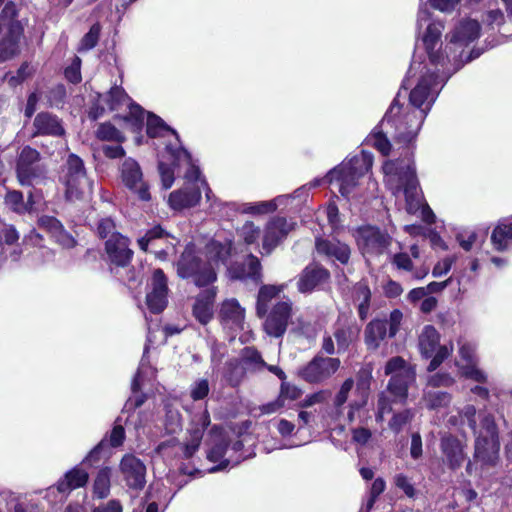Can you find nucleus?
I'll return each instance as SVG.
<instances>
[{"label": "nucleus", "mask_w": 512, "mask_h": 512, "mask_svg": "<svg viewBox=\"0 0 512 512\" xmlns=\"http://www.w3.org/2000/svg\"><path fill=\"white\" fill-rule=\"evenodd\" d=\"M480 34H451L448 43L442 50L440 34H423L421 37L429 59L436 71L425 73L409 95L410 107L416 110H428L435 100L434 92L442 85L463 63L477 58L481 50L466 51Z\"/></svg>", "instance_id": "f257e3e1"}, {"label": "nucleus", "mask_w": 512, "mask_h": 512, "mask_svg": "<svg viewBox=\"0 0 512 512\" xmlns=\"http://www.w3.org/2000/svg\"><path fill=\"white\" fill-rule=\"evenodd\" d=\"M399 96L398 94L385 114L381 127L385 134L408 143L416 138L427 111L412 109L410 106L403 107L399 104Z\"/></svg>", "instance_id": "f03ea898"}, {"label": "nucleus", "mask_w": 512, "mask_h": 512, "mask_svg": "<svg viewBox=\"0 0 512 512\" xmlns=\"http://www.w3.org/2000/svg\"><path fill=\"white\" fill-rule=\"evenodd\" d=\"M61 182L65 186V198L68 201L81 200L92 194L93 182L87 177L83 160L76 154L68 155Z\"/></svg>", "instance_id": "7ed1b4c3"}, {"label": "nucleus", "mask_w": 512, "mask_h": 512, "mask_svg": "<svg viewBox=\"0 0 512 512\" xmlns=\"http://www.w3.org/2000/svg\"><path fill=\"white\" fill-rule=\"evenodd\" d=\"M177 274L183 279H192L197 287L209 286L217 279L215 268L206 263L193 245H187L178 260Z\"/></svg>", "instance_id": "20e7f679"}, {"label": "nucleus", "mask_w": 512, "mask_h": 512, "mask_svg": "<svg viewBox=\"0 0 512 512\" xmlns=\"http://www.w3.org/2000/svg\"><path fill=\"white\" fill-rule=\"evenodd\" d=\"M372 160L366 155L355 156L348 162H343L337 168L331 170L326 178L329 183L336 182L339 185V192L348 196L357 185L358 180L369 171Z\"/></svg>", "instance_id": "39448f33"}, {"label": "nucleus", "mask_w": 512, "mask_h": 512, "mask_svg": "<svg viewBox=\"0 0 512 512\" xmlns=\"http://www.w3.org/2000/svg\"><path fill=\"white\" fill-rule=\"evenodd\" d=\"M105 250L112 264L110 271L121 278L122 281H136L135 271L128 268L133 256L129 249L128 238L121 234H113L105 243Z\"/></svg>", "instance_id": "423d86ee"}, {"label": "nucleus", "mask_w": 512, "mask_h": 512, "mask_svg": "<svg viewBox=\"0 0 512 512\" xmlns=\"http://www.w3.org/2000/svg\"><path fill=\"white\" fill-rule=\"evenodd\" d=\"M385 375H390L387 389L395 398L404 402L408 396V389L416 380L414 367L400 356L389 359L384 369Z\"/></svg>", "instance_id": "0eeeda50"}, {"label": "nucleus", "mask_w": 512, "mask_h": 512, "mask_svg": "<svg viewBox=\"0 0 512 512\" xmlns=\"http://www.w3.org/2000/svg\"><path fill=\"white\" fill-rule=\"evenodd\" d=\"M16 177L20 185L33 186L46 179L47 167L41 163V154L36 149L25 146L16 160Z\"/></svg>", "instance_id": "6e6552de"}, {"label": "nucleus", "mask_w": 512, "mask_h": 512, "mask_svg": "<svg viewBox=\"0 0 512 512\" xmlns=\"http://www.w3.org/2000/svg\"><path fill=\"white\" fill-rule=\"evenodd\" d=\"M356 242L365 257L384 254L392 243V237L373 226L360 227L356 231Z\"/></svg>", "instance_id": "1a4fd4ad"}, {"label": "nucleus", "mask_w": 512, "mask_h": 512, "mask_svg": "<svg viewBox=\"0 0 512 512\" xmlns=\"http://www.w3.org/2000/svg\"><path fill=\"white\" fill-rule=\"evenodd\" d=\"M340 365L339 358L315 356L299 370L298 375L308 383L320 384L331 378Z\"/></svg>", "instance_id": "9d476101"}, {"label": "nucleus", "mask_w": 512, "mask_h": 512, "mask_svg": "<svg viewBox=\"0 0 512 512\" xmlns=\"http://www.w3.org/2000/svg\"><path fill=\"white\" fill-rule=\"evenodd\" d=\"M383 171L386 176L390 177L389 181L397 178L396 190L403 189L407 198L416 190L418 181L413 163L399 160L386 161L383 165Z\"/></svg>", "instance_id": "9b49d317"}, {"label": "nucleus", "mask_w": 512, "mask_h": 512, "mask_svg": "<svg viewBox=\"0 0 512 512\" xmlns=\"http://www.w3.org/2000/svg\"><path fill=\"white\" fill-rule=\"evenodd\" d=\"M120 177L123 184L142 201H149L151 195L149 185L143 179L139 163L133 158H126L120 166Z\"/></svg>", "instance_id": "f8f14e48"}, {"label": "nucleus", "mask_w": 512, "mask_h": 512, "mask_svg": "<svg viewBox=\"0 0 512 512\" xmlns=\"http://www.w3.org/2000/svg\"><path fill=\"white\" fill-rule=\"evenodd\" d=\"M499 440L486 439L483 433L475 439L473 459L481 464L480 477L484 478L488 469L495 467L499 462Z\"/></svg>", "instance_id": "ddd939ff"}, {"label": "nucleus", "mask_w": 512, "mask_h": 512, "mask_svg": "<svg viewBox=\"0 0 512 512\" xmlns=\"http://www.w3.org/2000/svg\"><path fill=\"white\" fill-rule=\"evenodd\" d=\"M119 471L130 489L142 490L146 484V466L133 454H125L120 463Z\"/></svg>", "instance_id": "4468645a"}, {"label": "nucleus", "mask_w": 512, "mask_h": 512, "mask_svg": "<svg viewBox=\"0 0 512 512\" xmlns=\"http://www.w3.org/2000/svg\"><path fill=\"white\" fill-rule=\"evenodd\" d=\"M292 315V303L280 301L276 303L264 322V330L271 337H281L287 330Z\"/></svg>", "instance_id": "2eb2a0df"}, {"label": "nucleus", "mask_w": 512, "mask_h": 512, "mask_svg": "<svg viewBox=\"0 0 512 512\" xmlns=\"http://www.w3.org/2000/svg\"><path fill=\"white\" fill-rule=\"evenodd\" d=\"M294 224L283 217L271 219L265 226L262 237V255H269L279 243L293 230Z\"/></svg>", "instance_id": "dca6fc26"}, {"label": "nucleus", "mask_w": 512, "mask_h": 512, "mask_svg": "<svg viewBox=\"0 0 512 512\" xmlns=\"http://www.w3.org/2000/svg\"><path fill=\"white\" fill-rule=\"evenodd\" d=\"M466 444L452 434H444L440 439L443 463L450 470L459 469L466 459Z\"/></svg>", "instance_id": "f3484780"}, {"label": "nucleus", "mask_w": 512, "mask_h": 512, "mask_svg": "<svg viewBox=\"0 0 512 512\" xmlns=\"http://www.w3.org/2000/svg\"><path fill=\"white\" fill-rule=\"evenodd\" d=\"M361 327L352 319L351 313L338 316L333 336L337 342L338 352L346 351L350 344L359 337Z\"/></svg>", "instance_id": "a211bd4d"}, {"label": "nucleus", "mask_w": 512, "mask_h": 512, "mask_svg": "<svg viewBox=\"0 0 512 512\" xmlns=\"http://www.w3.org/2000/svg\"><path fill=\"white\" fill-rule=\"evenodd\" d=\"M152 290L146 296V304L152 313L162 312L167 305V278L161 269H155L152 275Z\"/></svg>", "instance_id": "6ab92c4d"}, {"label": "nucleus", "mask_w": 512, "mask_h": 512, "mask_svg": "<svg viewBox=\"0 0 512 512\" xmlns=\"http://www.w3.org/2000/svg\"><path fill=\"white\" fill-rule=\"evenodd\" d=\"M66 133L62 120L50 113L40 112L33 120V136L62 137Z\"/></svg>", "instance_id": "aec40b11"}, {"label": "nucleus", "mask_w": 512, "mask_h": 512, "mask_svg": "<svg viewBox=\"0 0 512 512\" xmlns=\"http://www.w3.org/2000/svg\"><path fill=\"white\" fill-rule=\"evenodd\" d=\"M201 199V188L197 184H186L169 195L168 203L173 210H183L196 206Z\"/></svg>", "instance_id": "412c9836"}, {"label": "nucleus", "mask_w": 512, "mask_h": 512, "mask_svg": "<svg viewBox=\"0 0 512 512\" xmlns=\"http://www.w3.org/2000/svg\"><path fill=\"white\" fill-rule=\"evenodd\" d=\"M330 278V273L324 267L318 264H311L307 266L299 276L297 286L301 293L312 292L321 284L327 282Z\"/></svg>", "instance_id": "4be33fe9"}, {"label": "nucleus", "mask_w": 512, "mask_h": 512, "mask_svg": "<svg viewBox=\"0 0 512 512\" xmlns=\"http://www.w3.org/2000/svg\"><path fill=\"white\" fill-rule=\"evenodd\" d=\"M316 250L319 254L328 258H334L341 264H347L351 256V249L346 244L337 239L317 238L315 242Z\"/></svg>", "instance_id": "5701e85b"}, {"label": "nucleus", "mask_w": 512, "mask_h": 512, "mask_svg": "<svg viewBox=\"0 0 512 512\" xmlns=\"http://www.w3.org/2000/svg\"><path fill=\"white\" fill-rule=\"evenodd\" d=\"M216 294L217 288L209 285L195 300L193 315L203 325H206L213 317V304Z\"/></svg>", "instance_id": "b1692460"}, {"label": "nucleus", "mask_w": 512, "mask_h": 512, "mask_svg": "<svg viewBox=\"0 0 512 512\" xmlns=\"http://www.w3.org/2000/svg\"><path fill=\"white\" fill-rule=\"evenodd\" d=\"M221 322L231 329H242L245 320V309L232 298L225 300L220 308Z\"/></svg>", "instance_id": "393cba45"}, {"label": "nucleus", "mask_w": 512, "mask_h": 512, "mask_svg": "<svg viewBox=\"0 0 512 512\" xmlns=\"http://www.w3.org/2000/svg\"><path fill=\"white\" fill-rule=\"evenodd\" d=\"M231 252V243L230 242H218L215 240H211L207 243L205 247V251L202 254L204 256V260L208 265L212 267L218 266L219 263H224L229 257Z\"/></svg>", "instance_id": "a878e982"}, {"label": "nucleus", "mask_w": 512, "mask_h": 512, "mask_svg": "<svg viewBox=\"0 0 512 512\" xmlns=\"http://www.w3.org/2000/svg\"><path fill=\"white\" fill-rule=\"evenodd\" d=\"M388 323L386 320L374 319L370 321L364 331V340L368 349L376 350L387 334Z\"/></svg>", "instance_id": "bb28decb"}, {"label": "nucleus", "mask_w": 512, "mask_h": 512, "mask_svg": "<svg viewBox=\"0 0 512 512\" xmlns=\"http://www.w3.org/2000/svg\"><path fill=\"white\" fill-rule=\"evenodd\" d=\"M88 479L89 475L85 470L75 467L68 471L64 477L58 481L57 490L60 493H69L74 489L85 486Z\"/></svg>", "instance_id": "cd10ccee"}, {"label": "nucleus", "mask_w": 512, "mask_h": 512, "mask_svg": "<svg viewBox=\"0 0 512 512\" xmlns=\"http://www.w3.org/2000/svg\"><path fill=\"white\" fill-rule=\"evenodd\" d=\"M353 302L357 307L359 318L364 321L367 319L370 310L371 291L370 288L362 282L357 283L353 288Z\"/></svg>", "instance_id": "c85d7f7f"}, {"label": "nucleus", "mask_w": 512, "mask_h": 512, "mask_svg": "<svg viewBox=\"0 0 512 512\" xmlns=\"http://www.w3.org/2000/svg\"><path fill=\"white\" fill-rule=\"evenodd\" d=\"M416 25L418 32H441L445 28L442 19L435 16L426 7L419 9Z\"/></svg>", "instance_id": "c756f323"}, {"label": "nucleus", "mask_w": 512, "mask_h": 512, "mask_svg": "<svg viewBox=\"0 0 512 512\" xmlns=\"http://www.w3.org/2000/svg\"><path fill=\"white\" fill-rule=\"evenodd\" d=\"M439 340L440 335L434 326H424L418 338L419 349L422 355L426 358L432 357L439 344Z\"/></svg>", "instance_id": "7c9ffc66"}, {"label": "nucleus", "mask_w": 512, "mask_h": 512, "mask_svg": "<svg viewBox=\"0 0 512 512\" xmlns=\"http://www.w3.org/2000/svg\"><path fill=\"white\" fill-rule=\"evenodd\" d=\"M283 288V285H263L260 287L256 303V313L258 317L262 318L267 314L269 303L283 291Z\"/></svg>", "instance_id": "2f4dec72"}, {"label": "nucleus", "mask_w": 512, "mask_h": 512, "mask_svg": "<svg viewBox=\"0 0 512 512\" xmlns=\"http://www.w3.org/2000/svg\"><path fill=\"white\" fill-rule=\"evenodd\" d=\"M16 6L13 3H7L0 17V32H23L25 25L22 21L15 19Z\"/></svg>", "instance_id": "473e14b6"}, {"label": "nucleus", "mask_w": 512, "mask_h": 512, "mask_svg": "<svg viewBox=\"0 0 512 512\" xmlns=\"http://www.w3.org/2000/svg\"><path fill=\"white\" fill-rule=\"evenodd\" d=\"M510 240H512V221L503 220L493 230L491 242L496 250L503 251L507 249Z\"/></svg>", "instance_id": "72a5a7b5"}, {"label": "nucleus", "mask_w": 512, "mask_h": 512, "mask_svg": "<svg viewBox=\"0 0 512 512\" xmlns=\"http://www.w3.org/2000/svg\"><path fill=\"white\" fill-rule=\"evenodd\" d=\"M172 156L175 158L177 162L185 161L189 168L185 173V179L187 180L186 184H201V173L197 166L191 164V156L189 152L183 148H180L175 151H171Z\"/></svg>", "instance_id": "f704fd0d"}, {"label": "nucleus", "mask_w": 512, "mask_h": 512, "mask_svg": "<svg viewBox=\"0 0 512 512\" xmlns=\"http://www.w3.org/2000/svg\"><path fill=\"white\" fill-rule=\"evenodd\" d=\"M112 469L110 467L101 468L94 480L93 493L99 499H104L110 494Z\"/></svg>", "instance_id": "c9c22d12"}, {"label": "nucleus", "mask_w": 512, "mask_h": 512, "mask_svg": "<svg viewBox=\"0 0 512 512\" xmlns=\"http://www.w3.org/2000/svg\"><path fill=\"white\" fill-rule=\"evenodd\" d=\"M19 51L18 34H0V62L13 58Z\"/></svg>", "instance_id": "e433bc0d"}, {"label": "nucleus", "mask_w": 512, "mask_h": 512, "mask_svg": "<svg viewBox=\"0 0 512 512\" xmlns=\"http://www.w3.org/2000/svg\"><path fill=\"white\" fill-rule=\"evenodd\" d=\"M246 374L245 366L237 359L227 362L224 379L231 387H237L243 381Z\"/></svg>", "instance_id": "4c0bfd02"}, {"label": "nucleus", "mask_w": 512, "mask_h": 512, "mask_svg": "<svg viewBox=\"0 0 512 512\" xmlns=\"http://www.w3.org/2000/svg\"><path fill=\"white\" fill-rule=\"evenodd\" d=\"M391 263L398 269L403 270L406 272H413V276L416 279H422L427 274L429 269L428 268H420L415 271H413V262L410 258V256L407 253L401 252L396 253L392 256Z\"/></svg>", "instance_id": "58836bf2"}, {"label": "nucleus", "mask_w": 512, "mask_h": 512, "mask_svg": "<svg viewBox=\"0 0 512 512\" xmlns=\"http://www.w3.org/2000/svg\"><path fill=\"white\" fill-rule=\"evenodd\" d=\"M241 363L246 370L259 371L266 366L261 354L253 347H246L241 354Z\"/></svg>", "instance_id": "ea45409f"}, {"label": "nucleus", "mask_w": 512, "mask_h": 512, "mask_svg": "<svg viewBox=\"0 0 512 512\" xmlns=\"http://www.w3.org/2000/svg\"><path fill=\"white\" fill-rule=\"evenodd\" d=\"M5 204L9 209L18 214H24L32 210V204L25 203L22 192L17 190L7 192Z\"/></svg>", "instance_id": "a19ab883"}, {"label": "nucleus", "mask_w": 512, "mask_h": 512, "mask_svg": "<svg viewBox=\"0 0 512 512\" xmlns=\"http://www.w3.org/2000/svg\"><path fill=\"white\" fill-rule=\"evenodd\" d=\"M450 400V395L443 391H429L425 393L423 397V401L429 409L447 406L450 403Z\"/></svg>", "instance_id": "79ce46f5"}, {"label": "nucleus", "mask_w": 512, "mask_h": 512, "mask_svg": "<svg viewBox=\"0 0 512 512\" xmlns=\"http://www.w3.org/2000/svg\"><path fill=\"white\" fill-rule=\"evenodd\" d=\"M96 136L103 141H116L121 143L125 140L123 134L110 123L100 124L96 131Z\"/></svg>", "instance_id": "37998d69"}, {"label": "nucleus", "mask_w": 512, "mask_h": 512, "mask_svg": "<svg viewBox=\"0 0 512 512\" xmlns=\"http://www.w3.org/2000/svg\"><path fill=\"white\" fill-rule=\"evenodd\" d=\"M146 131L150 137L161 136L165 131H170L177 136L176 132L170 129L160 117L150 113L147 115Z\"/></svg>", "instance_id": "c03bdc74"}, {"label": "nucleus", "mask_w": 512, "mask_h": 512, "mask_svg": "<svg viewBox=\"0 0 512 512\" xmlns=\"http://www.w3.org/2000/svg\"><path fill=\"white\" fill-rule=\"evenodd\" d=\"M129 100L128 95L121 87L114 86L105 95V101L107 102L111 110L118 109L121 105Z\"/></svg>", "instance_id": "a18cd8bd"}, {"label": "nucleus", "mask_w": 512, "mask_h": 512, "mask_svg": "<svg viewBox=\"0 0 512 512\" xmlns=\"http://www.w3.org/2000/svg\"><path fill=\"white\" fill-rule=\"evenodd\" d=\"M414 417V413L410 409L403 410L399 413L393 415L391 420L389 421V428L395 432L399 433L403 430V428L411 422Z\"/></svg>", "instance_id": "49530a36"}, {"label": "nucleus", "mask_w": 512, "mask_h": 512, "mask_svg": "<svg viewBox=\"0 0 512 512\" xmlns=\"http://www.w3.org/2000/svg\"><path fill=\"white\" fill-rule=\"evenodd\" d=\"M371 380H372V367L370 365H366L358 371L357 376H356L357 391H359L362 396L367 395V392L370 389Z\"/></svg>", "instance_id": "de8ad7c7"}, {"label": "nucleus", "mask_w": 512, "mask_h": 512, "mask_svg": "<svg viewBox=\"0 0 512 512\" xmlns=\"http://www.w3.org/2000/svg\"><path fill=\"white\" fill-rule=\"evenodd\" d=\"M481 433H483L486 439L499 440L498 429L493 415L488 413L482 416L479 434Z\"/></svg>", "instance_id": "09e8293b"}, {"label": "nucleus", "mask_w": 512, "mask_h": 512, "mask_svg": "<svg viewBox=\"0 0 512 512\" xmlns=\"http://www.w3.org/2000/svg\"><path fill=\"white\" fill-rule=\"evenodd\" d=\"M483 22L490 30L500 29L505 22V16L500 9H492L485 13Z\"/></svg>", "instance_id": "8fccbe9b"}, {"label": "nucleus", "mask_w": 512, "mask_h": 512, "mask_svg": "<svg viewBox=\"0 0 512 512\" xmlns=\"http://www.w3.org/2000/svg\"><path fill=\"white\" fill-rule=\"evenodd\" d=\"M243 241L250 245L258 242L260 237V229L253 222H246L239 231Z\"/></svg>", "instance_id": "3c124183"}, {"label": "nucleus", "mask_w": 512, "mask_h": 512, "mask_svg": "<svg viewBox=\"0 0 512 512\" xmlns=\"http://www.w3.org/2000/svg\"><path fill=\"white\" fill-rule=\"evenodd\" d=\"M202 438L201 430H190V439L184 444L183 453L185 458H190L195 454L199 449Z\"/></svg>", "instance_id": "603ef678"}, {"label": "nucleus", "mask_w": 512, "mask_h": 512, "mask_svg": "<svg viewBox=\"0 0 512 512\" xmlns=\"http://www.w3.org/2000/svg\"><path fill=\"white\" fill-rule=\"evenodd\" d=\"M394 485L402 490L404 494L409 498H414L416 495V489L411 480L404 474L399 473L393 477Z\"/></svg>", "instance_id": "864d4df0"}, {"label": "nucleus", "mask_w": 512, "mask_h": 512, "mask_svg": "<svg viewBox=\"0 0 512 512\" xmlns=\"http://www.w3.org/2000/svg\"><path fill=\"white\" fill-rule=\"evenodd\" d=\"M210 387L207 379H199L190 387V396L194 401L206 398L209 394Z\"/></svg>", "instance_id": "5fc2aeb1"}, {"label": "nucleus", "mask_w": 512, "mask_h": 512, "mask_svg": "<svg viewBox=\"0 0 512 512\" xmlns=\"http://www.w3.org/2000/svg\"><path fill=\"white\" fill-rule=\"evenodd\" d=\"M276 208L277 206L273 201H263L256 204H245L243 212L249 214H264L273 212Z\"/></svg>", "instance_id": "6e6d98bb"}, {"label": "nucleus", "mask_w": 512, "mask_h": 512, "mask_svg": "<svg viewBox=\"0 0 512 512\" xmlns=\"http://www.w3.org/2000/svg\"><path fill=\"white\" fill-rule=\"evenodd\" d=\"M246 266H247V272H246L247 276L249 278L253 279L255 282H260L262 273H261V263H260L259 259L256 256L250 254L247 257Z\"/></svg>", "instance_id": "4d7b16f0"}, {"label": "nucleus", "mask_w": 512, "mask_h": 512, "mask_svg": "<svg viewBox=\"0 0 512 512\" xmlns=\"http://www.w3.org/2000/svg\"><path fill=\"white\" fill-rule=\"evenodd\" d=\"M353 386H354L353 378H347L343 382L338 393L336 394V396L334 398V405L336 408H339L345 404Z\"/></svg>", "instance_id": "13d9d810"}, {"label": "nucleus", "mask_w": 512, "mask_h": 512, "mask_svg": "<svg viewBox=\"0 0 512 512\" xmlns=\"http://www.w3.org/2000/svg\"><path fill=\"white\" fill-rule=\"evenodd\" d=\"M80 68L81 59L75 56L72 63L65 69L66 79L73 84L79 83L82 80Z\"/></svg>", "instance_id": "bf43d9fd"}, {"label": "nucleus", "mask_w": 512, "mask_h": 512, "mask_svg": "<svg viewBox=\"0 0 512 512\" xmlns=\"http://www.w3.org/2000/svg\"><path fill=\"white\" fill-rule=\"evenodd\" d=\"M125 440V430L122 426L120 419H116L114 423V427L109 435V444L112 447H119L123 444Z\"/></svg>", "instance_id": "052dcab7"}, {"label": "nucleus", "mask_w": 512, "mask_h": 512, "mask_svg": "<svg viewBox=\"0 0 512 512\" xmlns=\"http://www.w3.org/2000/svg\"><path fill=\"white\" fill-rule=\"evenodd\" d=\"M144 118L145 111L142 107L137 104H131L129 106V115L126 117V120L132 121L135 129L141 128L144 122Z\"/></svg>", "instance_id": "680f3d73"}, {"label": "nucleus", "mask_w": 512, "mask_h": 512, "mask_svg": "<svg viewBox=\"0 0 512 512\" xmlns=\"http://www.w3.org/2000/svg\"><path fill=\"white\" fill-rule=\"evenodd\" d=\"M115 228V223L111 218H102L97 224V234L100 238H110L113 234H119Z\"/></svg>", "instance_id": "e2e57ef3"}, {"label": "nucleus", "mask_w": 512, "mask_h": 512, "mask_svg": "<svg viewBox=\"0 0 512 512\" xmlns=\"http://www.w3.org/2000/svg\"><path fill=\"white\" fill-rule=\"evenodd\" d=\"M39 225L40 227L52 233L54 236L61 232L63 228L61 222L58 219L47 215L39 218Z\"/></svg>", "instance_id": "0e129e2a"}, {"label": "nucleus", "mask_w": 512, "mask_h": 512, "mask_svg": "<svg viewBox=\"0 0 512 512\" xmlns=\"http://www.w3.org/2000/svg\"><path fill=\"white\" fill-rule=\"evenodd\" d=\"M330 392L328 390H320L318 392L312 393L303 400L302 407H310L315 404L324 403L330 397Z\"/></svg>", "instance_id": "69168bd1"}, {"label": "nucleus", "mask_w": 512, "mask_h": 512, "mask_svg": "<svg viewBox=\"0 0 512 512\" xmlns=\"http://www.w3.org/2000/svg\"><path fill=\"white\" fill-rule=\"evenodd\" d=\"M373 145L383 155H388L391 150V144L383 132H378L373 135Z\"/></svg>", "instance_id": "338daca9"}, {"label": "nucleus", "mask_w": 512, "mask_h": 512, "mask_svg": "<svg viewBox=\"0 0 512 512\" xmlns=\"http://www.w3.org/2000/svg\"><path fill=\"white\" fill-rule=\"evenodd\" d=\"M227 446L228 444L224 440L215 443L214 446L209 450L207 458L212 462L221 460L226 453Z\"/></svg>", "instance_id": "774afa93"}]
</instances>
